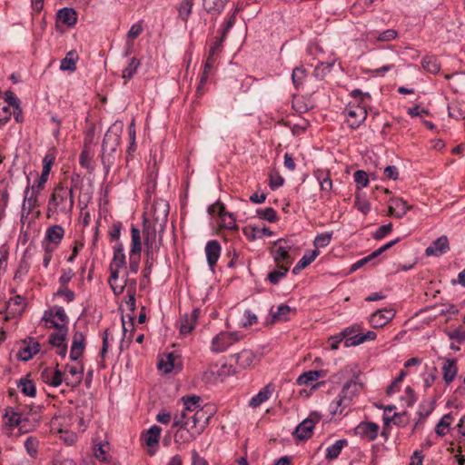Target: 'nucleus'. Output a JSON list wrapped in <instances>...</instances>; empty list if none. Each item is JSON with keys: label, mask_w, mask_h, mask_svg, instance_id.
I'll use <instances>...</instances> for the list:
<instances>
[{"label": "nucleus", "mask_w": 465, "mask_h": 465, "mask_svg": "<svg viewBox=\"0 0 465 465\" xmlns=\"http://www.w3.org/2000/svg\"><path fill=\"white\" fill-rule=\"evenodd\" d=\"M141 252V232L137 227L132 226L128 266L126 265V256L123 243L117 242L113 247V259L109 265L110 276L108 282L115 295L122 294L128 283L135 286L136 281L134 279H128V277L130 274H136L138 272Z\"/></svg>", "instance_id": "1"}, {"label": "nucleus", "mask_w": 465, "mask_h": 465, "mask_svg": "<svg viewBox=\"0 0 465 465\" xmlns=\"http://www.w3.org/2000/svg\"><path fill=\"white\" fill-rule=\"evenodd\" d=\"M181 401L183 408L174 415L173 426L177 428L174 441L184 444L194 440L204 430L213 415V409L201 407L202 400L196 395L183 396Z\"/></svg>", "instance_id": "2"}, {"label": "nucleus", "mask_w": 465, "mask_h": 465, "mask_svg": "<svg viewBox=\"0 0 465 465\" xmlns=\"http://www.w3.org/2000/svg\"><path fill=\"white\" fill-rule=\"evenodd\" d=\"M339 376L340 379H347V381L342 384L339 395L330 404V412L332 415L343 414L363 388L361 373L356 366H346L340 371Z\"/></svg>", "instance_id": "3"}, {"label": "nucleus", "mask_w": 465, "mask_h": 465, "mask_svg": "<svg viewBox=\"0 0 465 465\" xmlns=\"http://www.w3.org/2000/svg\"><path fill=\"white\" fill-rule=\"evenodd\" d=\"M74 205L73 189L63 183H58L48 199L46 215L55 221H59L61 218L70 220Z\"/></svg>", "instance_id": "4"}, {"label": "nucleus", "mask_w": 465, "mask_h": 465, "mask_svg": "<svg viewBox=\"0 0 465 465\" xmlns=\"http://www.w3.org/2000/svg\"><path fill=\"white\" fill-rule=\"evenodd\" d=\"M166 226L152 223L149 220L143 221V235L146 247V256L154 260L162 244L163 236Z\"/></svg>", "instance_id": "5"}, {"label": "nucleus", "mask_w": 465, "mask_h": 465, "mask_svg": "<svg viewBox=\"0 0 465 465\" xmlns=\"http://www.w3.org/2000/svg\"><path fill=\"white\" fill-rule=\"evenodd\" d=\"M294 244L289 239H279L272 247V254L277 264L291 266L293 262L292 251Z\"/></svg>", "instance_id": "6"}, {"label": "nucleus", "mask_w": 465, "mask_h": 465, "mask_svg": "<svg viewBox=\"0 0 465 465\" xmlns=\"http://www.w3.org/2000/svg\"><path fill=\"white\" fill-rule=\"evenodd\" d=\"M242 337L238 331H221L213 338L210 349L214 353L224 352L238 342Z\"/></svg>", "instance_id": "7"}, {"label": "nucleus", "mask_w": 465, "mask_h": 465, "mask_svg": "<svg viewBox=\"0 0 465 465\" xmlns=\"http://www.w3.org/2000/svg\"><path fill=\"white\" fill-rule=\"evenodd\" d=\"M346 123L351 129L358 128L367 117V104H349L345 109Z\"/></svg>", "instance_id": "8"}, {"label": "nucleus", "mask_w": 465, "mask_h": 465, "mask_svg": "<svg viewBox=\"0 0 465 465\" xmlns=\"http://www.w3.org/2000/svg\"><path fill=\"white\" fill-rule=\"evenodd\" d=\"M210 214L219 216V225L226 230H237L236 219L233 213L226 212L225 206L221 203H216L208 208Z\"/></svg>", "instance_id": "9"}, {"label": "nucleus", "mask_w": 465, "mask_h": 465, "mask_svg": "<svg viewBox=\"0 0 465 465\" xmlns=\"http://www.w3.org/2000/svg\"><path fill=\"white\" fill-rule=\"evenodd\" d=\"M320 420L321 415L319 413H310L305 420L297 425L293 432L294 436L301 440H308L312 437L313 429Z\"/></svg>", "instance_id": "10"}, {"label": "nucleus", "mask_w": 465, "mask_h": 465, "mask_svg": "<svg viewBox=\"0 0 465 465\" xmlns=\"http://www.w3.org/2000/svg\"><path fill=\"white\" fill-rule=\"evenodd\" d=\"M151 213L152 218L148 220L152 223L166 226L169 214V203L167 201L163 199L155 200L152 205Z\"/></svg>", "instance_id": "11"}, {"label": "nucleus", "mask_w": 465, "mask_h": 465, "mask_svg": "<svg viewBox=\"0 0 465 465\" xmlns=\"http://www.w3.org/2000/svg\"><path fill=\"white\" fill-rule=\"evenodd\" d=\"M121 140V128L115 124L111 126L104 134L102 151L110 154H114Z\"/></svg>", "instance_id": "12"}, {"label": "nucleus", "mask_w": 465, "mask_h": 465, "mask_svg": "<svg viewBox=\"0 0 465 465\" xmlns=\"http://www.w3.org/2000/svg\"><path fill=\"white\" fill-rule=\"evenodd\" d=\"M29 178L27 182L29 183ZM40 191L32 187L29 183L27 184L24 192V200L22 203L21 214L22 217L28 216L32 210L38 206V196Z\"/></svg>", "instance_id": "13"}, {"label": "nucleus", "mask_w": 465, "mask_h": 465, "mask_svg": "<svg viewBox=\"0 0 465 465\" xmlns=\"http://www.w3.org/2000/svg\"><path fill=\"white\" fill-rule=\"evenodd\" d=\"M354 432L361 439L373 441L380 432V426L372 421H361L354 429Z\"/></svg>", "instance_id": "14"}, {"label": "nucleus", "mask_w": 465, "mask_h": 465, "mask_svg": "<svg viewBox=\"0 0 465 465\" xmlns=\"http://www.w3.org/2000/svg\"><path fill=\"white\" fill-rule=\"evenodd\" d=\"M68 334V327H62V329L53 331L49 335V342L54 347H56L57 354L64 358L67 353L66 337Z\"/></svg>", "instance_id": "15"}, {"label": "nucleus", "mask_w": 465, "mask_h": 465, "mask_svg": "<svg viewBox=\"0 0 465 465\" xmlns=\"http://www.w3.org/2000/svg\"><path fill=\"white\" fill-rule=\"evenodd\" d=\"M440 331L450 341H456L458 344L465 342V327L462 324L457 322V324L442 325Z\"/></svg>", "instance_id": "16"}, {"label": "nucleus", "mask_w": 465, "mask_h": 465, "mask_svg": "<svg viewBox=\"0 0 465 465\" xmlns=\"http://www.w3.org/2000/svg\"><path fill=\"white\" fill-rule=\"evenodd\" d=\"M64 232V229L61 225L49 226L45 231L43 244H49L54 250L61 243Z\"/></svg>", "instance_id": "17"}, {"label": "nucleus", "mask_w": 465, "mask_h": 465, "mask_svg": "<svg viewBox=\"0 0 465 465\" xmlns=\"http://www.w3.org/2000/svg\"><path fill=\"white\" fill-rule=\"evenodd\" d=\"M395 316L393 309H382L374 312L371 316L369 322L373 328H381L391 322Z\"/></svg>", "instance_id": "18"}, {"label": "nucleus", "mask_w": 465, "mask_h": 465, "mask_svg": "<svg viewBox=\"0 0 465 465\" xmlns=\"http://www.w3.org/2000/svg\"><path fill=\"white\" fill-rule=\"evenodd\" d=\"M231 361H234L239 369L244 370L253 366L256 361L255 353L251 350H242L239 353L231 355Z\"/></svg>", "instance_id": "19"}, {"label": "nucleus", "mask_w": 465, "mask_h": 465, "mask_svg": "<svg viewBox=\"0 0 465 465\" xmlns=\"http://www.w3.org/2000/svg\"><path fill=\"white\" fill-rule=\"evenodd\" d=\"M41 379L43 382L53 387H58L64 381L62 371L58 369L53 368H45L41 372ZM64 381L67 385L70 384L67 379H64Z\"/></svg>", "instance_id": "20"}, {"label": "nucleus", "mask_w": 465, "mask_h": 465, "mask_svg": "<svg viewBox=\"0 0 465 465\" xmlns=\"http://www.w3.org/2000/svg\"><path fill=\"white\" fill-rule=\"evenodd\" d=\"M206 260L208 266L211 268V270L213 272L214 266L216 262H218L222 248L218 241L216 240H210L206 242L205 248H204Z\"/></svg>", "instance_id": "21"}, {"label": "nucleus", "mask_w": 465, "mask_h": 465, "mask_svg": "<svg viewBox=\"0 0 465 465\" xmlns=\"http://www.w3.org/2000/svg\"><path fill=\"white\" fill-rule=\"evenodd\" d=\"M441 372L443 381L447 385L450 384L458 374L456 359L443 358Z\"/></svg>", "instance_id": "22"}, {"label": "nucleus", "mask_w": 465, "mask_h": 465, "mask_svg": "<svg viewBox=\"0 0 465 465\" xmlns=\"http://www.w3.org/2000/svg\"><path fill=\"white\" fill-rule=\"evenodd\" d=\"M85 348V337L81 331H74L70 350V359L77 361L83 354Z\"/></svg>", "instance_id": "23"}, {"label": "nucleus", "mask_w": 465, "mask_h": 465, "mask_svg": "<svg viewBox=\"0 0 465 465\" xmlns=\"http://www.w3.org/2000/svg\"><path fill=\"white\" fill-rule=\"evenodd\" d=\"M180 363L178 355L173 352L163 355L158 361V369L164 374L172 372Z\"/></svg>", "instance_id": "24"}, {"label": "nucleus", "mask_w": 465, "mask_h": 465, "mask_svg": "<svg viewBox=\"0 0 465 465\" xmlns=\"http://www.w3.org/2000/svg\"><path fill=\"white\" fill-rule=\"evenodd\" d=\"M199 312L198 309H193L190 313H185L182 317L180 323V332L182 334H188L194 329Z\"/></svg>", "instance_id": "25"}, {"label": "nucleus", "mask_w": 465, "mask_h": 465, "mask_svg": "<svg viewBox=\"0 0 465 465\" xmlns=\"http://www.w3.org/2000/svg\"><path fill=\"white\" fill-rule=\"evenodd\" d=\"M274 391V386L272 384H267L264 386L257 394H255L249 401V406L256 409L260 407L263 402L267 401Z\"/></svg>", "instance_id": "26"}, {"label": "nucleus", "mask_w": 465, "mask_h": 465, "mask_svg": "<svg viewBox=\"0 0 465 465\" xmlns=\"http://www.w3.org/2000/svg\"><path fill=\"white\" fill-rule=\"evenodd\" d=\"M410 205L401 198H391L389 202V213L395 218H401L406 214Z\"/></svg>", "instance_id": "27"}, {"label": "nucleus", "mask_w": 465, "mask_h": 465, "mask_svg": "<svg viewBox=\"0 0 465 465\" xmlns=\"http://www.w3.org/2000/svg\"><path fill=\"white\" fill-rule=\"evenodd\" d=\"M459 312V309L455 304H439L438 303V318L440 317V322L442 321L445 324L453 321V317H456Z\"/></svg>", "instance_id": "28"}, {"label": "nucleus", "mask_w": 465, "mask_h": 465, "mask_svg": "<svg viewBox=\"0 0 465 465\" xmlns=\"http://www.w3.org/2000/svg\"><path fill=\"white\" fill-rule=\"evenodd\" d=\"M25 343V346L20 349L18 356L22 361H27L40 351V344L33 338H29Z\"/></svg>", "instance_id": "29"}, {"label": "nucleus", "mask_w": 465, "mask_h": 465, "mask_svg": "<svg viewBox=\"0 0 465 465\" xmlns=\"http://www.w3.org/2000/svg\"><path fill=\"white\" fill-rule=\"evenodd\" d=\"M56 18L67 26H74L77 22V14L73 8L64 7L58 10Z\"/></svg>", "instance_id": "30"}, {"label": "nucleus", "mask_w": 465, "mask_h": 465, "mask_svg": "<svg viewBox=\"0 0 465 465\" xmlns=\"http://www.w3.org/2000/svg\"><path fill=\"white\" fill-rule=\"evenodd\" d=\"M162 429L157 425L151 426L145 434L143 436V441L146 446L155 448L158 446Z\"/></svg>", "instance_id": "31"}, {"label": "nucleus", "mask_w": 465, "mask_h": 465, "mask_svg": "<svg viewBox=\"0 0 465 465\" xmlns=\"http://www.w3.org/2000/svg\"><path fill=\"white\" fill-rule=\"evenodd\" d=\"M376 337L377 334L373 331H368L364 334L357 333L345 340V347L358 346L365 341H373Z\"/></svg>", "instance_id": "32"}, {"label": "nucleus", "mask_w": 465, "mask_h": 465, "mask_svg": "<svg viewBox=\"0 0 465 465\" xmlns=\"http://www.w3.org/2000/svg\"><path fill=\"white\" fill-rule=\"evenodd\" d=\"M348 445V440L346 439H340L335 440V442L326 448V455L325 458L328 460H336L342 449Z\"/></svg>", "instance_id": "33"}, {"label": "nucleus", "mask_w": 465, "mask_h": 465, "mask_svg": "<svg viewBox=\"0 0 465 465\" xmlns=\"http://www.w3.org/2000/svg\"><path fill=\"white\" fill-rule=\"evenodd\" d=\"M79 56L76 51L73 50L66 54L65 57L61 60L60 70L74 72L76 70V62Z\"/></svg>", "instance_id": "34"}, {"label": "nucleus", "mask_w": 465, "mask_h": 465, "mask_svg": "<svg viewBox=\"0 0 465 465\" xmlns=\"http://www.w3.org/2000/svg\"><path fill=\"white\" fill-rule=\"evenodd\" d=\"M320 254L318 250L307 251L303 256L300 259L297 264L294 266L292 272L293 273H298L300 271L305 269L308 265H310Z\"/></svg>", "instance_id": "35"}, {"label": "nucleus", "mask_w": 465, "mask_h": 465, "mask_svg": "<svg viewBox=\"0 0 465 465\" xmlns=\"http://www.w3.org/2000/svg\"><path fill=\"white\" fill-rule=\"evenodd\" d=\"M322 377V371H308L303 373H302L297 378V384L298 385H306L310 386L312 385V383L316 381H318Z\"/></svg>", "instance_id": "36"}, {"label": "nucleus", "mask_w": 465, "mask_h": 465, "mask_svg": "<svg viewBox=\"0 0 465 465\" xmlns=\"http://www.w3.org/2000/svg\"><path fill=\"white\" fill-rule=\"evenodd\" d=\"M17 388L25 396L34 398L36 395L35 385L28 378L20 379L19 381L17 382Z\"/></svg>", "instance_id": "37"}, {"label": "nucleus", "mask_w": 465, "mask_h": 465, "mask_svg": "<svg viewBox=\"0 0 465 465\" xmlns=\"http://www.w3.org/2000/svg\"><path fill=\"white\" fill-rule=\"evenodd\" d=\"M227 0H203V7L209 14L219 15L224 9Z\"/></svg>", "instance_id": "38"}, {"label": "nucleus", "mask_w": 465, "mask_h": 465, "mask_svg": "<svg viewBox=\"0 0 465 465\" xmlns=\"http://www.w3.org/2000/svg\"><path fill=\"white\" fill-rule=\"evenodd\" d=\"M42 322H44L45 327L47 329L54 328L55 331L62 329V327H65L64 323L60 322L54 315L53 310L45 311L42 317Z\"/></svg>", "instance_id": "39"}, {"label": "nucleus", "mask_w": 465, "mask_h": 465, "mask_svg": "<svg viewBox=\"0 0 465 465\" xmlns=\"http://www.w3.org/2000/svg\"><path fill=\"white\" fill-rule=\"evenodd\" d=\"M141 62L136 57H132L129 60V63L125 68L122 71V77L128 81L134 77V75L136 74L138 67L140 66Z\"/></svg>", "instance_id": "40"}, {"label": "nucleus", "mask_w": 465, "mask_h": 465, "mask_svg": "<svg viewBox=\"0 0 465 465\" xmlns=\"http://www.w3.org/2000/svg\"><path fill=\"white\" fill-rule=\"evenodd\" d=\"M306 77L307 71L302 66L295 67L292 74V81L294 87L300 89L303 85Z\"/></svg>", "instance_id": "41"}, {"label": "nucleus", "mask_w": 465, "mask_h": 465, "mask_svg": "<svg viewBox=\"0 0 465 465\" xmlns=\"http://www.w3.org/2000/svg\"><path fill=\"white\" fill-rule=\"evenodd\" d=\"M193 6V2L183 0L177 6L178 18L187 22L192 14Z\"/></svg>", "instance_id": "42"}, {"label": "nucleus", "mask_w": 465, "mask_h": 465, "mask_svg": "<svg viewBox=\"0 0 465 465\" xmlns=\"http://www.w3.org/2000/svg\"><path fill=\"white\" fill-rule=\"evenodd\" d=\"M295 310L286 304H281L277 307L276 312H272V319L275 322H286L289 320V314Z\"/></svg>", "instance_id": "43"}, {"label": "nucleus", "mask_w": 465, "mask_h": 465, "mask_svg": "<svg viewBox=\"0 0 465 465\" xmlns=\"http://www.w3.org/2000/svg\"><path fill=\"white\" fill-rule=\"evenodd\" d=\"M277 270H274L268 274V280L272 284H277L282 278H284L290 268V266L282 264H277Z\"/></svg>", "instance_id": "44"}, {"label": "nucleus", "mask_w": 465, "mask_h": 465, "mask_svg": "<svg viewBox=\"0 0 465 465\" xmlns=\"http://www.w3.org/2000/svg\"><path fill=\"white\" fill-rule=\"evenodd\" d=\"M5 420L9 426H19L22 422V415L9 407L5 409Z\"/></svg>", "instance_id": "45"}, {"label": "nucleus", "mask_w": 465, "mask_h": 465, "mask_svg": "<svg viewBox=\"0 0 465 465\" xmlns=\"http://www.w3.org/2000/svg\"><path fill=\"white\" fill-rule=\"evenodd\" d=\"M353 179L356 183L357 193L362 188L367 187L370 183L368 173L363 170H357L354 172Z\"/></svg>", "instance_id": "46"}, {"label": "nucleus", "mask_w": 465, "mask_h": 465, "mask_svg": "<svg viewBox=\"0 0 465 465\" xmlns=\"http://www.w3.org/2000/svg\"><path fill=\"white\" fill-rule=\"evenodd\" d=\"M454 418L451 413L443 415V417L438 421V436H443L450 430V426L452 423Z\"/></svg>", "instance_id": "47"}, {"label": "nucleus", "mask_w": 465, "mask_h": 465, "mask_svg": "<svg viewBox=\"0 0 465 465\" xmlns=\"http://www.w3.org/2000/svg\"><path fill=\"white\" fill-rule=\"evenodd\" d=\"M354 205L363 214H367L371 210L370 202L364 194L360 193H356Z\"/></svg>", "instance_id": "48"}, {"label": "nucleus", "mask_w": 465, "mask_h": 465, "mask_svg": "<svg viewBox=\"0 0 465 465\" xmlns=\"http://www.w3.org/2000/svg\"><path fill=\"white\" fill-rule=\"evenodd\" d=\"M24 445L27 454L30 457L35 458L37 456L39 441L35 437H27Z\"/></svg>", "instance_id": "49"}, {"label": "nucleus", "mask_w": 465, "mask_h": 465, "mask_svg": "<svg viewBox=\"0 0 465 465\" xmlns=\"http://www.w3.org/2000/svg\"><path fill=\"white\" fill-rule=\"evenodd\" d=\"M24 309V299L17 295L11 298L7 303V310L13 313L20 314Z\"/></svg>", "instance_id": "50"}, {"label": "nucleus", "mask_w": 465, "mask_h": 465, "mask_svg": "<svg viewBox=\"0 0 465 465\" xmlns=\"http://www.w3.org/2000/svg\"><path fill=\"white\" fill-rule=\"evenodd\" d=\"M1 102H5L6 104H9L10 109H11V107H13L15 112H17L18 114H21V109L19 107L20 100L18 99V97L15 95V94L14 92H11V91L5 92V98H4V100H1Z\"/></svg>", "instance_id": "51"}, {"label": "nucleus", "mask_w": 465, "mask_h": 465, "mask_svg": "<svg viewBox=\"0 0 465 465\" xmlns=\"http://www.w3.org/2000/svg\"><path fill=\"white\" fill-rule=\"evenodd\" d=\"M215 57L207 56L206 61L204 63L203 72L201 74L200 86L203 85L215 64Z\"/></svg>", "instance_id": "52"}, {"label": "nucleus", "mask_w": 465, "mask_h": 465, "mask_svg": "<svg viewBox=\"0 0 465 465\" xmlns=\"http://www.w3.org/2000/svg\"><path fill=\"white\" fill-rule=\"evenodd\" d=\"M332 232H324L318 234L313 241V245L316 249L324 248L328 246L331 241Z\"/></svg>", "instance_id": "53"}, {"label": "nucleus", "mask_w": 465, "mask_h": 465, "mask_svg": "<svg viewBox=\"0 0 465 465\" xmlns=\"http://www.w3.org/2000/svg\"><path fill=\"white\" fill-rule=\"evenodd\" d=\"M56 155L54 150L49 151L43 159V169L42 172L50 174L52 166L54 163Z\"/></svg>", "instance_id": "54"}, {"label": "nucleus", "mask_w": 465, "mask_h": 465, "mask_svg": "<svg viewBox=\"0 0 465 465\" xmlns=\"http://www.w3.org/2000/svg\"><path fill=\"white\" fill-rule=\"evenodd\" d=\"M350 94L352 98H354L357 101L356 104H367L368 105V102H370V100L371 98V96L369 93H367V92L364 93L360 89L352 90L350 93Z\"/></svg>", "instance_id": "55"}, {"label": "nucleus", "mask_w": 465, "mask_h": 465, "mask_svg": "<svg viewBox=\"0 0 465 465\" xmlns=\"http://www.w3.org/2000/svg\"><path fill=\"white\" fill-rule=\"evenodd\" d=\"M8 182L5 179L0 180V206H7L9 201Z\"/></svg>", "instance_id": "56"}, {"label": "nucleus", "mask_w": 465, "mask_h": 465, "mask_svg": "<svg viewBox=\"0 0 465 465\" xmlns=\"http://www.w3.org/2000/svg\"><path fill=\"white\" fill-rule=\"evenodd\" d=\"M128 131H129V137H130V145L127 149V158L132 156L134 152L136 149V144H135L136 132H135L134 121L131 122Z\"/></svg>", "instance_id": "57"}, {"label": "nucleus", "mask_w": 465, "mask_h": 465, "mask_svg": "<svg viewBox=\"0 0 465 465\" xmlns=\"http://www.w3.org/2000/svg\"><path fill=\"white\" fill-rule=\"evenodd\" d=\"M257 214L260 218L266 220L270 223H274L277 221V214L273 208L268 207L265 209L257 210Z\"/></svg>", "instance_id": "58"}, {"label": "nucleus", "mask_w": 465, "mask_h": 465, "mask_svg": "<svg viewBox=\"0 0 465 465\" xmlns=\"http://www.w3.org/2000/svg\"><path fill=\"white\" fill-rule=\"evenodd\" d=\"M223 41L224 39L222 37L215 38L210 45L208 55L212 57H216L222 51Z\"/></svg>", "instance_id": "59"}, {"label": "nucleus", "mask_w": 465, "mask_h": 465, "mask_svg": "<svg viewBox=\"0 0 465 465\" xmlns=\"http://www.w3.org/2000/svg\"><path fill=\"white\" fill-rule=\"evenodd\" d=\"M66 371L73 377L75 383H80L83 379L84 369L78 366H66Z\"/></svg>", "instance_id": "60"}, {"label": "nucleus", "mask_w": 465, "mask_h": 465, "mask_svg": "<svg viewBox=\"0 0 465 465\" xmlns=\"http://www.w3.org/2000/svg\"><path fill=\"white\" fill-rule=\"evenodd\" d=\"M143 31V27L141 23L134 24L126 35L127 40L133 42L136 37H138L142 34Z\"/></svg>", "instance_id": "61"}, {"label": "nucleus", "mask_w": 465, "mask_h": 465, "mask_svg": "<svg viewBox=\"0 0 465 465\" xmlns=\"http://www.w3.org/2000/svg\"><path fill=\"white\" fill-rule=\"evenodd\" d=\"M398 33L394 29H387L378 35L376 39L381 42H390L396 39Z\"/></svg>", "instance_id": "62"}, {"label": "nucleus", "mask_w": 465, "mask_h": 465, "mask_svg": "<svg viewBox=\"0 0 465 465\" xmlns=\"http://www.w3.org/2000/svg\"><path fill=\"white\" fill-rule=\"evenodd\" d=\"M102 163L105 173H109L111 167L114 165L115 161L114 154H110L102 151Z\"/></svg>", "instance_id": "63"}, {"label": "nucleus", "mask_w": 465, "mask_h": 465, "mask_svg": "<svg viewBox=\"0 0 465 465\" xmlns=\"http://www.w3.org/2000/svg\"><path fill=\"white\" fill-rule=\"evenodd\" d=\"M74 276V272L72 269L67 268L62 271V273L59 277V282L63 287H66L68 283L71 282L73 277Z\"/></svg>", "instance_id": "64"}]
</instances>
